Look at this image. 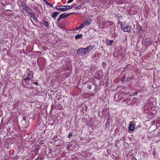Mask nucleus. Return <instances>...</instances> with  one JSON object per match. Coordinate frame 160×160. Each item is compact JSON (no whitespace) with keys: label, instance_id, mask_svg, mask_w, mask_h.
I'll return each mask as SVG.
<instances>
[{"label":"nucleus","instance_id":"34","mask_svg":"<svg viewBox=\"0 0 160 160\" xmlns=\"http://www.w3.org/2000/svg\"><path fill=\"white\" fill-rule=\"evenodd\" d=\"M72 135V134H70L68 136V138L70 137Z\"/></svg>","mask_w":160,"mask_h":160},{"label":"nucleus","instance_id":"5","mask_svg":"<svg viewBox=\"0 0 160 160\" xmlns=\"http://www.w3.org/2000/svg\"><path fill=\"white\" fill-rule=\"evenodd\" d=\"M73 13H71L67 14V13L65 12L59 16V18H58L57 19L58 22H59L60 20H62V19L66 17L69 16V15Z\"/></svg>","mask_w":160,"mask_h":160},{"label":"nucleus","instance_id":"16","mask_svg":"<svg viewBox=\"0 0 160 160\" xmlns=\"http://www.w3.org/2000/svg\"><path fill=\"white\" fill-rule=\"evenodd\" d=\"M82 34H78L76 35L75 37V39H80L82 37Z\"/></svg>","mask_w":160,"mask_h":160},{"label":"nucleus","instance_id":"14","mask_svg":"<svg viewBox=\"0 0 160 160\" xmlns=\"http://www.w3.org/2000/svg\"><path fill=\"white\" fill-rule=\"evenodd\" d=\"M76 4H75L73 5L66 6V8H67V11L68 10H69V9H71L73 7L75 6L76 5Z\"/></svg>","mask_w":160,"mask_h":160},{"label":"nucleus","instance_id":"3","mask_svg":"<svg viewBox=\"0 0 160 160\" xmlns=\"http://www.w3.org/2000/svg\"><path fill=\"white\" fill-rule=\"evenodd\" d=\"M137 32L140 34V37H139L140 39L143 40L144 38V35L142 34L143 32V29H142L141 26H138L137 28Z\"/></svg>","mask_w":160,"mask_h":160},{"label":"nucleus","instance_id":"33","mask_svg":"<svg viewBox=\"0 0 160 160\" xmlns=\"http://www.w3.org/2000/svg\"><path fill=\"white\" fill-rule=\"evenodd\" d=\"M18 158V156H15L14 157V158L15 159H17Z\"/></svg>","mask_w":160,"mask_h":160},{"label":"nucleus","instance_id":"8","mask_svg":"<svg viewBox=\"0 0 160 160\" xmlns=\"http://www.w3.org/2000/svg\"><path fill=\"white\" fill-rule=\"evenodd\" d=\"M114 99L116 101L121 100L122 99V97L120 95V93H117L114 95Z\"/></svg>","mask_w":160,"mask_h":160},{"label":"nucleus","instance_id":"23","mask_svg":"<svg viewBox=\"0 0 160 160\" xmlns=\"http://www.w3.org/2000/svg\"><path fill=\"white\" fill-rule=\"evenodd\" d=\"M31 15V17H33V16H35V14L34 12H33L32 11V12H30V13L29 14Z\"/></svg>","mask_w":160,"mask_h":160},{"label":"nucleus","instance_id":"28","mask_svg":"<svg viewBox=\"0 0 160 160\" xmlns=\"http://www.w3.org/2000/svg\"><path fill=\"white\" fill-rule=\"evenodd\" d=\"M32 18L34 19V20L35 21V20H37L36 19V17L35 16H33V17H32Z\"/></svg>","mask_w":160,"mask_h":160},{"label":"nucleus","instance_id":"36","mask_svg":"<svg viewBox=\"0 0 160 160\" xmlns=\"http://www.w3.org/2000/svg\"><path fill=\"white\" fill-rule=\"evenodd\" d=\"M137 94V92H136L135 94H134V93H133V95H136Z\"/></svg>","mask_w":160,"mask_h":160},{"label":"nucleus","instance_id":"6","mask_svg":"<svg viewBox=\"0 0 160 160\" xmlns=\"http://www.w3.org/2000/svg\"><path fill=\"white\" fill-rule=\"evenodd\" d=\"M137 100V98L134 97L133 98V101H131L130 98H128L126 100V103L129 105H133L136 102Z\"/></svg>","mask_w":160,"mask_h":160},{"label":"nucleus","instance_id":"30","mask_svg":"<svg viewBox=\"0 0 160 160\" xmlns=\"http://www.w3.org/2000/svg\"><path fill=\"white\" fill-rule=\"evenodd\" d=\"M132 160H137L136 158L134 157L132 158Z\"/></svg>","mask_w":160,"mask_h":160},{"label":"nucleus","instance_id":"31","mask_svg":"<svg viewBox=\"0 0 160 160\" xmlns=\"http://www.w3.org/2000/svg\"><path fill=\"white\" fill-rule=\"evenodd\" d=\"M34 83L36 85H37L38 84V83L37 82H35Z\"/></svg>","mask_w":160,"mask_h":160},{"label":"nucleus","instance_id":"29","mask_svg":"<svg viewBox=\"0 0 160 160\" xmlns=\"http://www.w3.org/2000/svg\"><path fill=\"white\" fill-rule=\"evenodd\" d=\"M118 23L119 24H120V25H121V24L122 23H121V22L120 21H118Z\"/></svg>","mask_w":160,"mask_h":160},{"label":"nucleus","instance_id":"25","mask_svg":"<svg viewBox=\"0 0 160 160\" xmlns=\"http://www.w3.org/2000/svg\"><path fill=\"white\" fill-rule=\"evenodd\" d=\"M60 28H62V29H64V27L62 25L60 24L58 26Z\"/></svg>","mask_w":160,"mask_h":160},{"label":"nucleus","instance_id":"35","mask_svg":"<svg viewBox=\"0 0 160 160\" xmlns=\"http://www.w3.org/2000/svg\"><path fill=\"white\" fill-rule=\"evenodd\" d=\"M88 88H91V86H90L88 87Z\"/></svg>","mask_w":160,"mask_h":160},{"label":"nucleus","instance_id":"19","mask_svg":"<svg viewBox=\"0 0 160 160\" xmlns=\"http://www.w3.org/2000/svg\"><path fill=\"white\" fill-rule=\"evenodd\" d=\"M83 25L82 24L81 25L79 26V27H78L76 29V30H79L80 29L82 28V27H83Z\"/></svg>","mask_w":160,"mask_h":160},{"label":"nucleus","instance_id":"13","mask_svg":"<svg viewBox=\"0 0 160 160\" xmlns=\"http://www.w3.org/2000/svg\"><path fill=\"white\" fill-rule=\"evenodd\" d=\"M32 77V76L31 75V73H30L28 75V76L27 77V78H25L24 79V81H27V80H30V79H31Z\"/></svg>","mask_w":160,"mask_h":160},{"label":"nucleus","instance_id":"21","mask_svg":"<svg viewBox=\"0 0 160 160\" xmlns=\"http://www.w3.org/2000/svg\"><path fill=\"white\" fill-rule=\"evenodd\" d=\"M82 7V5H79V6H78L77 7H74L75 8V9L77 10H78L79 9H80Z\"/></svg>","mask_w":160,"mask_h":160},{"label":"nucleus","instance_id":"20","mask_svg":"<svg viewBox=\"0 0 160 160\" xmlns=\"http://www.w3.org/2000/svg\"><path fill=\"white\" fill-rule=\"evenodd\" d=\"M113 42V41H107L106 43L109 45H111Z\"/></svg>","mask_w":160,"mask_h":160},{"label":"nucleus","instance_id":"37","mask_svg":"<svg viewBox=\"0 0 160 160\" xmlns=\"http://www.w3.org/2000/svg\"><path fill=\"white\" fill-rule=\"evenodd\" d=\"M41 158H38L36 160H41Z\"/></svg>","mask_w":160,"mask_h":160},{"label":"nucleus","instance_id":"18","mask_svg":"<svg viewBox=\"0 0 160 160\" xmlns=\"http://www.w3.org/2000/svg\"><path fill=\"white\" fill-rule=\"evenodd\" d=\"M42 24L45 26H48L49 25V23L47 21H43V22L42 23Z\"/></svg>","mask_w":160,"mask_h":160},{"label":"nucleus","instance_id":"22","mask_svg":"<svg viewBox=\"0 0 160 160\" xmlns=\"http://www.w3.org/2000/svg\"><path fill=\"white\" fill-rule=\"evenodd\" d=\"M72 150L75 151L78 150V147H72Z\"/></svg>","mask_w":160,"mask_h":160},{"label":"nucleus","instance_id":"10","mask_svg":"<svg viewBox=\"0 0 160 160\" xmlns=\"http://www.w3.org/2000/svg\"><path fill=\"white\" fill-rule=\"evenodd\" d=\"M26 13L28 14H29L30 13V12H32V10L28 7L27 6L25 8H24L22 9Z\"/></svg>","mask_w":160,"mask_h":160},{"label":"nucleus","instance_id":"1","mask_svg":"<svg viewBox=\"0 0 160 160\" xmlns=\"http://www.w3.org/2000/svg\"><path fill=\"white\" fill-rule=\"evenodd\" d=\"M93 48L92 46H89L86 48H82L79 49L77 52V53L80 56H83L89 52Z\"/></svg>","mask_w":160,"mask_h":160},{"label":"nucleus","instance_id":"11","mask_svg":"<svg viewBox=\"0 0 160 160\" xmlns=\"http://www.w3.org/2000/svg\"><path fill=\"white\" fill-rule=\"evenodd\" d=\"M59 12H54L52 14L51 17L54 20H56L57 16L59 14Z\"/></svg>","mask_w":160,"mask_h":160},{"label":"nucleus","instance_id":"2","mask_svg":"<svg viewBox=\"0 0 160 160\" xmlns=\"http://www.w3.org/2000/svg\"><path fill=\"white\" fill-rule=\"evenodd\" d=\"M121 27L122 30L125 32H131L132 31V28L130 25L125 26L121 23Z\"/></svg>","mask_w":160,"mask_h":160},{"label":"nucleus","instance_id":"27","mask_svg":"<svg viewBox=\"0 0 160 160\" xmlns=\"http://www.w3.org/2000/svg\"><path fill=\"white\" fill-rule=\"evenodd\" d=\"M73 1V0H69L67 2L68 3H69L71 2H72Z\"/></svg>","mask_w":160,"mask_h":160},{"label":"nucleus","instance_id":"17","mask_svg":"<svg viewBox=\"0 0 160 160\" xmlns=\"http://www.w3.org/2000/svg\"><path fill=\"white\" fill-rule=\"evenodd\" d=\"M115 17L116 18L118 19L119 20L121 19L122 18V17L121 16H119L116 14H115Z\"/></svg>","mask_w":160,"mask_h":160},{"label":"nucleus","instance_id":"4","mask_svg":"<svg viewBox=\"0 0 160 160\" xmlns=\"http://www.w3.org/2000/svg\"><path fill=\"white\" fill-rule=\"evenodd\" d=\"M109 27L110 28V32L112 34V36L113 37H115L117 36L116 32L115 31V27L112 24H110Z\"/></svg>","mask_w":160,"mask_h":160},{"label":"nucleus","instance_id":"24","mask_svg":"<svg viewBox=\"0 0 160 160\" xmlns=\"http://www.w3.org/2000/svg\"><path fill=\"white\" fill-rule=\"evenodd\" d=\"M47 5L49 6L50 7H53V5L51 3H49L48 2L46 3Z\"/></svg>","mask_w":160,"mask_h":160},{"label":"nucleus","instance_id":"32","mask_svg":"<svg viewBox=\"0 0 160 160\" xmlns=\"http://www.w3.org/2000/svg\"><path fill=\"white\" fill-rule=\"evenodd\" d=\"M46 3L48 2L47 0H43Z\"/></svg>","mask_w":160,"mask_h":160},{"label":"nucleus","instance_id":"9","mask_svg":"<svg viewBox=\"0 0 160 160\" xmlns=\"http://www.w3.org/2000/svg\"><path fill=\"white\" fill-rule=\"evenodd\" d=\"M91 22V21L90 19H85L82 24L83 26H88L89 25Z\"/></svg>","mask_w":160,"mask_h":160},{"label":"nucleus","instance_id":"15","mask_svg":"<svg viewBox=\"0 0 160 160\" xmlns=\"http://www.w3.org/2000/svg\"><path fill=\"white\" fill-rule=\"evenodd\" d=\"M21 6L22 8V9L24 8H25L27 7L26 5L25 4V3L21 1Z\"/></svg>","mask_w":160,"mask_h":160},{"label":"nucleus","instance_id":"7","mask_svg":"<svg viewBox=\"0 0 160 160\" xmlns=\"http://www.w3.org/2000/svg\"><path fill=\"white\" fill-rule=\"evenodd\" d=\"M135 128V125L133 123V122H131L129 124L128 132L129 133L133 131Z\"/></svg>","mask_w":160,"mask_h":160},{"label":"nucleus","instance_id":"26","mask_svg":"<svg viewBox=\"0 0 160 160\" xmlns=\"http://www.w3.org/2000/svg\"><path fill=\"white\" fill-rule=\"evenodd\" d=\"M59 7H60V6H56L54 8V9H56L57 10H58L59 8Z\"/></svg>","mask_w":160,"mask_h":160},{"label":"nucleus","instance_id":"12","mask_svg":"<svg viewBox=\"0 0 160 160\" xmlns=\"http://www.w3.org/2000/svg\"><path fill=\"white\" fill-rule=\"evenodd\" d=\"M59 7V10L62 12H65L67 11V8H66V6L61 5Z\"/></svg>","mask_w":160,"mask_h":160}]
</instances>
